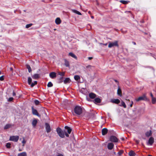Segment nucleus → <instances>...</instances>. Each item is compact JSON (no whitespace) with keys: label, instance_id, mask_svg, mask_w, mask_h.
Wrapping results in <instances>:
<instances>
[{"label":"nucleus","instance_id":"nucleus-1","mask_svg":"<svg viewBox=\"0 0 156 156\" xmlns=\"http://www.w3.org/2000/svg\"><path fill=\"white\" fill-rule=\"evenodd\" d=\"M83 112L82 107L76 105L74 108L72 114L73 115H81Z\"/></svg>","mask_w":156,"mask_h":156},{"label":"nucleus","instance_id":"nucleus-2","mask_svg":"<svg viewBox=\"0 0 156 156\" xmlns=\"http://www.w3.org/2000/svg\"><path fill=\"white\" fill-rule=\"evenodd\" d=\"M56 131L59 136L62 138L65 137V134L61 128L58 127L56 129Z\"/></svg>","mask_w":156,"mask_h":156},{"label":"nucleus","instance_id":"nucleus-3","mask_svg":"<svg viewBox=\"0 0 156 156\" xmlns=\"http://www.w3.org/2000/svg\"><path fill=\"white\" fill-rule=\"evenodd\" d=\"M147 100V98L145 94H144L142 96L135 99L136 101L137 102L141 100Z\"/></svg>","mask_w":156,"mask_h":156},{"label":"nucleus","instance_id":"nucleus-4","mask_svg":"<svg viewBox=\"0 0 156 156\" xmlns=\"http://www.w3.org/2000/svg\"><path fill=\"white\" fill-rule=\"evenodd\" d=\"M19 139V136H10L9 138V140L16 142Z\"/></svg>","mask_w":156,"mask_h":156},{"label":"nucleus","instance_id":"nucleus-5","mask_svg":"<svg viewBox=\"0 0 156 156\" xmlns=\"http://www.w3.org/2000/svg\"><path fill=\"white\" fill-rule=\"evenodd\" d=\"M114 46H116L117 47L119 46L118 41H115L113 42L110 43L108 44V47L109 48H111Z\"/></svg>","mask_w":156,"mask_h":156},{"label":"nucleus","instance_id":"nucleus-6","mask_svg":"<svg viewBox=\"0 0 156 156\" xmlns=\"http://www.w3.org/2000/svg\"><path fill=\"white\" fill-rule=\"evenodd\" d=\"M110 141L113 142H117L118 141V139L115 136H112L110 137L109 139Z\"/></svg>","mask_w":156,"mask_h":156},{"label":"nucleus","instance_id":"nucleus-7","mask_svg":"<svg viewBox=\"0 0 156 156\" xmlns=\"http://www.w3.org/2000/svg\"><path fill=\"white\" fill-rule=\"evenodd\" d=\"M31 109L32 111V113L33 115H37L38 117H40L41 115L39 114L37 110L35 109L33 106L32 107Z\"/></svg>","mask_w":156,"mask_h":156},{"label":"nucleus","instance_id":"nucleus-8","mask_svg":"<svg viewBox=\"0 0 156 156\" xmlns=\"http://www.w3.org/2000/svg\"><path fill=\"white\" fill-rule=\"evenodd\" d=\"M45 129L46 130V132L47 133L50 132L51 131V128L49 124L48 123H46L45 124Z\"/></svg>","mask_w":156,"mask_h":156},{"label":"nucleus","instance_id":"nucleus-9","mask_svg":"<svg viewBox=\"0 0 156 156\" xmlns=\"http://www.w3.org/2000/svg\"><path fill=\"white\" fill-rule=\"evenodd\" d=\"M50 77L52 79H54L56 77V74L55 72H52L49 74Z\"/></svg>","mask_w":156,"mask_h":156},{"label":"nucleus","instance_id":"nucleus-10","mask_svg":"<svg viewBox=\"0 0 156 156\" xmlns=\"http://www.w3.org/2000/svg\"><path fill=\"white\" fill-rule=\"evenodd\" d=\"M114 146V144L112 143H109L108 144L107 147L109 150H112Z\"/></svg>","mask_w":156,"mask_h":156},{"label":"nucleus","instance_id":"nucleus-11","mask_svg":"<svg viewBox=\"0 0 156 156\" xmlns=\"http://www.w3.org/2000/svg\"><path fill=\"white\" fill-rule=\"evenodd\" d=\"M111 102L116 104H118L120 102V101L119 99H112L111 100Z\"/></svg>","mask_w":156,"mask_h":156},{"label":"nucleus","instance_id":"nucleus-12","mask_svg":"<svg viewBox=\"0 0 156 156\" xmlns=\"http://www.w3.org/2000/svg\"><path fill=\"white\" fill-rule=\"evenodd\" d=\"M154 139L153 137H151L149 139L148 143L151 145H152L154 142Z\"/></svg>","mask_w":156,"mask_h":156},{"label":"nucleus","instance_id":"nucleus-13","mask_svg":"<svg viewBox=\"0 0 156 156\" xmlns=\"http://www.w3.org/2000/svg\"><path fill=\"white\" fill-rule=\"evenodd\" d=\"M108 131V129L106 128H104L102 130V134L103 135H106Z\"/></svg>","mask_w":156,"mask_h":156},{"label":"nucleus","instance_id":"nucleus-14","mask_svg":"<svg viewBox=\"0 0 156 156\" xmlns=\"http://www.w3.org/2000/svg\"><path fill=\"white\" fill-rule=\"evenodd\" d=\"M55 23L57 25L60 24L61 23V20L60 18L59 17L56 18L55 20Z\"/></svg>","mask_w":156,"mask_h":156},{"label":"nucleus","instance_id":"nucleus-15","mask_svg":"<svg viewBox=\"0 0 156 156\" xmlns=\"http://www.w3.org/2000/svg\"><path fill=\"white\" fill-rule=\"evenodd\" d=\"M89 97L91 99H94L96 97V94L93 93H90L89 94Z\"/></svg>","mask_w":156,"mask_h":156},{"label":"nucleus","instance_id":"nucleus-16","mask_svg":"<svg viewBox=\"0 0 156 156\" xmlns=\"http://www.w3.org/2000/svg\"><path fill=\"white\" fill-rule=\"evenodd\" d=\"M94 102L95 103H99L101 102V100L100 98H97L94 99Z\"/></svg>","mask_w":156,"mask_h":156},{"label":"nucleus","instance_id":"nucleus-17","mask_svg":"<svg viewBox=\"0 0 156 156\" xmlns=\"http://www.w3.org/2000/svg\"><path fill=\"white\" fill-rule=\"evenodd\" d=\"M14 125H12L11 124H7L5 125V126L4 127V129H7L10 127H11L12 126H13Z\"/></svg>","mask_w":156,"mask_h":156},{"label":"nucleus","instance_id":"nucleus-18","mask_svg":"<svg viewBox=\"0 0 156 156\" xmlns=\"http://www.w3.org/2000/svg\"><path fill=\"white\" fill-rule=\"evenodd\" d=\"M89 118L94 119L95 118V115L94 113H90L88 114Z\"/></svg>","mask_w":156,"mask_h":156},{"label":"nucleus","instance_id":"nucleus-19","mask_svg":"<svg viewBox=\"0 0 156 156\" xmlns=\"http://www.w3.org/2000/svg\"><path fill=\"white\" fill-rule=\"evenodd\" d=\"M65 128L66 129H67V132L69 134H70L72 131L71 129L69 127L66 126L65 127Z\"/></svg>","mask_w":156,"mask_h":156},{"label":"nucleus","instance_id":"nucleus-20","mask_svg":"<svg viewBox=\"0 0 156 156\" xmlns=\"http://www.w3.org/2000/svg\"><path fill=\"white\" fill-rule=\"evenodd\" d=\"M69 55L76 59H77V56L74 54L72 52H69Z\"/></svg>","mask_w":156,"mask_h":156},{"label":"nucleus","instance_id":"nucleus-21","mask_svg":"<svg viewBox=\"0 0 156 156\" xmlns=\"http://www.w3.org/2000/svg\"><path fill=\"white\" fill-rule=\"evenodd\" d=\"M70 82V80L69 78H66L64 81V83L65 84L69 83Z\"/></svg>","mask_w":156,"mask_h":156},{"label":"nucleus","instance_id":"nucleus-22","mask_svg":"<svg viewBox=\"0 0 156 156\" xmlns=\"http://www.w3.org/2000/svg\"><path fill=\"white\" fill-rule=\"evenodd\" d=\"M152 134V132L151 130L149 131H147L145 133V135L146 136L148 137L151 136Z\"/></svg>","mask_w":156,"mask_h":156},{"label":"nucleus","instance_id":"nucleus-23","mask_svg":"<svg viewBox=\"0 0 156 156\" xmlns=\"http://www.w3.org/2000/svg\"><path fill=\"white\" fill-rule=\"evenodd\" d=\"M64 62H65V65L66 67H69V61L67 60L66 59H65L64 60Z\"/></svg>","mask_w":156,"mask_h":156},{"label":"nucleus","instance_id":"nucleus-24","mask_svg":"<svg viewBox=\"0 0 156 156\" xmlns=\"http://www.w3.org/2000/svg\"><path fill=\"white\" fill-rule=\"evenodd\" d=\"M37 119H34V120H33L32 122V125L34 126L35 127L36 126V124H37Z\"/></svg>","mask_w":156,"mask_h":156},{"label":"nucleus","instance_id":"nucleus-25","mask_svg":"<svg viewBox=\"0 0 156 156\" xmlns=\"http://www.w3.org/2000/svg\"><path fill=\"white\" fill-rule=\"evenodd\" d=\"M32 77L34 79H38L39 77V75L38 74H34L32 76Z\"/></svg>","mask_w":156,"mask_h":156},{"label":"nucleus","instance_id":"nucleus-26","mask_svg":"<svg viewBox=\"0 0 156 156\" xmlns=\"http://www.w3.org/2000/svg\"><path fill=\"white\" fill-rule=\"evenodd\" d=\"M27 154L26 152H23L18 154V156H27Z\"/></svg>","mask_w":156,"mask_h":156},{"label":"nucleus","instance_id":"nucleus-27","mask_svg":"<svg viewBox=\"0 0 156 156\" xmlns=\"http://www.w3.org/2000/svg\"><path fill=\"white\" fill-rule=\"evenodd\" d=\"M129 155L130 156H134L135 155V153L133 151H131L129 152Z\"/></svg>","mask_w":156,"mask_h":156},{"label":"nucleus","instance_id":"nucleus-28","mask_svg":"<svg viewBox=\"0 0 156 156\" xmlns=\"http://www.w3.org/2000/svg\"><path fill=\"white\" fill-rule=\"evenodd\" d=\"M117 94L120 96H121L122 95L121 90L119 88H118L117 90Z\"/></svg>","mask_w":156,"mask_h":156},{"label":"nucleus","instance_id":"nucleus-29","mask_svg":"<svg viewBox=\"0 0 156 156\" xmlns=\"http://www.w3.org/2000/svg\"><path fill=\"white\" fill-rule=\"evenodd\" d=\"M72 11L73 12L76 13L79 15H82L81 13L80 12L76 10H73Z\"/></svg>","mask_w":156,"mask_h":156},{"label":"nucleus","instance_id":"nucleus-30","mask_svg":"<svg viewBox=\"0 0 156 156\" xmlns=\"http://www.w3.org/2000/svg\"><path fill=\"white\" fill-rule=\"evenodd\" d=\"M26 67L28 69V72L29 73H30L32 71V70L30 66L29 65L27 64L26 65Z\"/></svg>","mask_w":156,"mask_h":156},{"label":"nucleus","instance_id":"nucleus-31","mask_svg":"<svg viewBox=\"0 0 156 156\" xmlns=\"http://www.w3.org/2000/svg\"><path fill=\"white\" fill-rule=\"evenodd\" d=\"M32 80L31 78L30 77H28V82L29 85H31L32 83Z\"/></svg>","mask_w":156,"mask_h":156},{"label":"nucleus","instance_id":"nucleus-32","mask_svg":"<svg viewBox=\"0 0 156 156\" xmlns=\"http://www.w3.org/2000/svg\"><path fill=\"white\" fill-rule=\"evenodd\" d=\"M120 2L124 4H128L129 2V1H127L124 0H120Z\"/></svg>","mask_w":156,"mask_h":156},{"label":"nucleus","instance_id":"nucleus-33","mask_svg":"<svg viewBox=\"0 0 156 156\" xmlns=\"http://www.w3.org/2000/svg\"><path fill=\"white\" fill-rule=\"evenodd\" d=\"M74 78L75 80H78L80 79V77L78 75H75L74 76Z\"/></svg>","mask_w":156,"mask_h":156},{"label":"nucleus","instance_id":"nucleus-34","mask_svg":"<svg viewBox=\"0 0 156 156\" xmlns=\"http://www.w3.org/2000/svg\"><path fill=\"white\" fill-rule=\"evenodd\" d=\"M37 81H35L34 82V83H32L30 85L31 87H33L34 86L36 85L37 84Z\"/></svg>","mask_w":156,"mask_h":156},{"label":"nucleus","instance_id":"nucleus-35","mask_svg":"<svg viewBox=\"0 0 156 156\" xmlns=\"http://www.w3.org/2000/svg\"><path fill=\"white\" fill-rule=\"evenodd\" d=\"M53 84L51 82H49L47 84L48 87H51L53 86Z\"/></svg>","mask_w":156,"mask_h":156},{"label":"nucleus","instance_id":"nucleus-36","mask_svg":"<svg viewBox=\"0 0 156 156\" xmlns=\"http://www.w3.org/2000/svg\"><path fill=\"white\" fill-rule=\"evenodd\" d=\"M6 147L8 148H10L11 147V144L10 143H7Z\"/></svg>","mask_w":156,"mask_h":156},{"label":"nucleus","instance_id":"nucleus-37","mask_svg":"<svg viewBox=\"0 0 156 156\" xmlns=\"http://www.w3.org/2000/svg\"><path fill=\"white\" fill-rule=\"evenodd\" d=\"M156 102V98H152V104H154Z\"/></svg>","mask_w":156,"mask_h":156},{"label":"nucleus","instance_id":"nucleus-38","mask_svg":"<svg viewBox=\"0 0 156 156\" xmlns=\"http://www.w3.org/2000/svg\"><path fill=\"white\" fill-rule=\"evenodd\" d=\"M121 106H122L125 108H126V107L125 102L123 101L121 102Z\"/></svg>","mask_w":156,"mask_h":156},{"label":"nucleus","instance_id":"nucleus-39","mask_svg":"<svg viewBox=\"0 0 156 156\" xmlns=\"http://www.w3.org/2000/svg\"><path fill=\"white\" fill-rule=\"evenodd\" d=\"M58 74L61 76H63L65 75V73L64 72H58Z\"/></svg>","mask_w":156,"mask_h":156},{"label":"nucleus","instance_id":"nucleus-40","mask_svg":"<svg viewBox=\"0 0 156 156\" xmlns=\"http://www.w3.org/2000/svg\"><path fill=\"white\" fill-rule=\"evenodd\" d=\"M34 103L36 105H38L39 104L40 102L37 100H35L34 101Z\"/></svg>","mask_w":156,"mask_h":156},{"label":"nucleus","instance_id":"nucleus-41","mask_svg":"<svg viewBox=\"0 0 156 156\" xmlns=\"http://www.w3.org/2000/svg\"><path fill=\"white\" fill-rule=\"evenodd\" d=\"M123 150H120L118 152V154L120 156L123 153Z\"/></svg>","mask_w":156,"mask_h":156},{"label":"nucleus","instance_id":"nucleus-42","mask_svg":"<svg viewBox=\"0 0 156 156\" xmlns=\"http://www.w3.org/2000/svg\"><path fill=\"white\" fill-rule=\"evenodd\" d=\"M32 25V23L27 24L26 26V28H28L31 27Z\"/></svg>","mask_w":156,"mask_h":156},{"label":"nucleus","instance_id":"nucleus-43","mask_svg":"<svg viewBox=\"0 0 156 156\" xmlns=\"http://www.w3.org/2000/svg\"><path fill=\"white\" fill-rule=\"evenodd\" d=\"M92 67V66L91 65H88L86 66V68L89 69V70H90V69H91Z\"/></svg>","mask_w":156,"mask_h":156},{"label":"nucleus","instance_id":"nucleus-44","mask_svg":"<svg viewBox=\"0 0 156 156\" xmlns=\"http://www.w3.org/2000/svg\"><path fill=\"white\" fill-rule=\"evenodd\" d=\"M22 143L23 144V146H24V144L26 143V141L23 138V140L22 141Z\"/></svg>","mask_w":156,"mask_h":156},{"label":"nucleus","instance_id":"nucleus-45","mask_svg":"<svg viewBox=\"0 0 156 156\" xmlns=\"http://www.w3.org/2000/svg\"><path fill=\"white\" fill-rule=\"evenodd\" d=\"M4 76H2L0 77V80L1 81H3L4 80Z\"/></svg>","mask_w":156,"mask_h":156},{"label":"nucleus","instance_id":"nucleus-46","mask_svg":"<svg viewBox=\"0 0 156 156\" xmlns=\"http://www.w3.org/2000/svg\"><path fill=\"white\" fill-rule=\"evenodd\" d=\"M13 98L12 97H10L9 98L8 101H11L13 100Z\"/></svg>","mask_w":156,"mask_h":156},{"label":"nucleus","instance_id":"nucleus-47","mask_svg":"<svg viewBox=\"0 0 156 156\" xmlns=\"http://www.w3.org/2000/svg\"><path fill=\"white\" fill-rule=\"evenodd\" d=\"M66 135V136L68 137L69 136V135L66 132H65L64 134Z\"/></svg>","mask_w":156,"mask_h":156},{"label":"nucleus","instance_id":"nucleus-48","mask_svg":"<svg viewBox=\"0 0 156 156\" xmlns=\"http://www.w3.org/2000/svg\"><path fill=\"white\" fill-rule=\"evenodd\" d=\"M12 95L13 96H15L16 95V94L15 92L14 91L13 92Z\"/></svg>","mask_w":156,"mask_h":156},{"label":"nucleus","instance_id":"nucleus-49","mask_svg":"<svg viewBox=\"0 0 156 156\" xmlns=\"http://www.w3.org/2000/svg\"><path fill=\"white\" fill-rule=\"evenodd\" d=\"M133 101H131V104L130 105V107H132L133 105Z\"/></svg>","mask_w":156,"mask_h":156},{"label":"nucleus","instance_id":"nucleus-50","mask_svg":"<svg viewBox=\"0 0 156 156\" xmlns=\"http://www.w3.org/2000/svg\"><path fill=\"white\" fill-rule=\"evenodd\" d=\"M150 96L152 98H154L153 95L151 93H150Z\"/></svg>","mask_w":156,"mask_h":156},{"label":"nucleus","instance_id":"nucleus-51","mask_svg":"<svg viewBox=\"0 0 156 156\" xmlns=\"http://www.w3.org/2000/svg\"><path fill=\"white\" fill-rule=\"evenodd\" d=\"M63 77H62L60 78L59 79V80H60V81H62V80H63Z\"/></svg>","mask_w":156,"mask_h":156},{"label":"nucleus","instance_id":"nucleus-52","mask_svg":"<svg viewBox=\"0 0 156 156\" xmlns=\"http://www.w3.org/2000/svg\"><path fill=\"white\" fill-rule=\"evenodd\" d=\"M93 58L92 57H89L88 58V59L89 60H90L92 59Z\"/></svg>","mask_w":156,"mask_h":156},{"label":"nucleus","instance_id":"nucleus-53","mask_svg":"<svg viewBox=\"0 0 156 156\" xmlns=\"http://www.w3.org/2000/svg\"><path fill=\"white\" fill-rule=\"evenodd\" d=\"M136 143L137 144H139V140H136Z\"/></svg>","mask_w":156,"mask_h":156},{"label":"nucleus","instance_id":"nucleus-54","mask_svg":"<svg viewBox=\"0 0 156 156\" xmlns=\"http://www.w3.org/2000/svg\"><path fill=\"white\" fill-rule=\"evenodd\" d=\"M10 70L11 71H12L13 70V68L12 67H11L10 68Z\"/></svg>","mask_w":156,"mask_h":156},{"label":"nucleus","instance_id":"nucleus-55","mask_svg":"<svg viewBox=\"0 0 156 156\" xmlns=\"http://www.w3.org/2000/svg\"><path fill=\"white\" fill-rule=\"evenodd\" d=\"M132 43L134 45H136V43L135 42H132Z\"/></svg>","mask_w":156,"mask_h":156},{"label":"nucleus","instance_id":"nucleus-56","mask_svg":"<svg viewBox=\"0 0 156 156\" xmlns=\"http://www.w3.org/2000/svg\"><path fill=\"white\" fill-rule=\"evenodd\" d=\"M57 156H63L62 154H60L59 155H57Z\"/></svg>","mask_w":156,"mask_h":156},{"label":"nucleus","instance_id":"nucleus-57","mask_svg":"<svg viewBox=\"0 0 156 156\" xmlns=\"http://www.w3.org/2000/svg\"><path fill=\"white\" fill-rule=\"evenodd\" d=\"M114 81L115 82H116V83H118V81L117 80H114Z\"/></svg>","mask_w":156,"mask_h":156},{"label":"nucleus","instance_id":"nucleus-58","mask_svg":"<svg viewBox=\"0 0 156 156\" xmlns=\"http://www.w3.org/2000/svg\"><path fill=\"white\" fill-rule=\"evenodd\" d=\"M88 13L89 14H90V11H89L88 12Z\"/></svg>","mask_w":156,"mask_h":156},{"label":"nucleus","instance_id":"nucleus-59","mask_svg":"<svg viewBox=\"0 0 156 156\" xmlns=\"http://www.w3.org/2000/svg\"><path fill=\"white\" fill-rule=\"evenodd\" d=\"M91 18H92V19H93L94 18V17L93 16H91Z\"/></svg>","mask_w":156,"mask_h":156},{"label":"nucleus","instance_id":"nucleus-60","mask_svg":"<svg viewBox=\"0 0 156 156\" xmlns=\"http://www.w3.org/2000/svg\"><path fill=\"white\" fill-rule=\"evenodd\" d=\"M148 156H152L151 155H148Z\"/></svg>","mask_w":156,"mask_h":156},{"label":"nucleus","instance_id":"nucleus-61","mask_svg":"<svg viewBox=\"0 0 156 156\" xmlns=\"http://www.w3.org/2000/svg\"><path fill=\"white\" fill-rule=\"evenodd\" d=\"M122 140H124V138H122Z\"/></svg>","mask_w":156,"mask_h":156},{"label":"nucleus","instance_id":"nucleus-62","mask_svg":"<svg viewBox=\"0 0 156 156\" xmlns=\"http://www.w3.org/2000/svg\"><path fill=\"white\" fill-rule=\"evenodd\" d=\"M114 154H116V153H115V152H114Z\"/></svg>","mask_w":156,"mask_h":156},{"label":"nucleus","instance_id":"nucleus-63","mask_svg":"<svg viewBox=\"0 0 156 156\" xmlns=\"http://www.w3.org/2000/svg\"><path fill=\"white\" fill-rule=\"evenodd\" d=\"M1 74V72L0 71V75Z\"/></svg>","mask_w":156,"mask_h":156},{"label":"nucleus","instance_id":"nucleus-64","mask_svg":"<svg viewBox=\"0 0 156 156\" xmlns=\"http://www.w3.org/2000/svg\"><path fill=\"white\" fill-rule=\"evenodd\" d=\"M19 151H21V150H20V149H19Z\"/></svg>","mask_w":156,"mask_h":156}]
</instances>
